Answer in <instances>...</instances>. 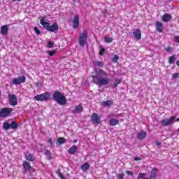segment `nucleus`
<instances>
[{
  "instance_id": "nucleus-1",
  "label": "nucleus",
  "mask_w": 179,
  "mask_h": 179,
  "mask_svg": "<svg viewBox=\"0 0 179 179\" xmlns=\"http://www.w3.org/2000/svg\"><path fill=\"white\" fill-rule=\"evenodd\" d=\"M94 76H92V80L98 86H107L110 83L108 73L101 69H94Z\"/></svg>"
},
{
  "instance_id": "nucleus-2",
  "label": "nucleus",
  "mask_w": 179,
  "mask_h": 179,
  "mask_svg": "<svg viewBox=\"0 0 179 179\" xmlns=\"http://www.w3.org/2000/svg\"><path fill=\"white\" fill-rule=\"evenodd\" d=\"M52 99L60 106H65L67 103L66 97H65V95L59 91H55L53 93Z\"/></svg>"
},
{
  "instance_id": "nucleus-3",
  "label": "nucleus",
  "mask_w": 179,
  "mask_h": 179,
  "mask_svg": "<svg viewBox=\"0 0 179 179\" xmlns=\"http://www.w3.org/2000/svg\"><path fill=\"white\" fill-rule=\"evenodd\" d=\"M50 97H51V94H50V92H45L39 95L35 96L34 100H36V101H48V100H50Z\"/></svg>"
},
{
  "instance_id": "nucleus-4",
  "label": "nucleus",
  "mask_w": 179,
  "mask_h": 179,
  "mask_svg": "<svg viewBox=\"0 0 179 179\" xmlns=\"http://www.w3.org/2000/svg\"><path fill=\"white\" fill-rule=\"evenodd\" d=\"M12 111H13V108H3L0 109V118H6V117H9V115L12 114Z\"/></svg>"
},
{
  "instance_id": "nucleus-5",
  "label": "nucleus",
  "mask_w": 179,
  "mask_h": 179,
  "mask_svg": "<svg viewBox=\"0 0 179 179\" xmlns=\"http://www.w3.org/2000/svg\"><path fill=\"white\" fill-rule=\"evenodd\" d=\"M78 43L81 47H85L87 43V33L84 31L78 38Z\"/></svg>"
},
{
  "instance_id": "nucleus-6",
  "label": "nucleus",
  "mask_w": 179,
  "mask_h": 179,
  "mask_svg": "<svg viewBox=\"0 0 179 179\" xmlns=\"http://www.w3.org/2000/svg\"><path fill=\"white\" fill-rule=\"evenodd\" d=\"M8 97L10 106H12L13 107H15V106H17V97L16 96V95L9 94L8 95Z\"/></svg>"
},
{
  "instance_id": "nucleus-7",
  "label": "nucleus",
  "mask_w": 179,
  "mask_h": 179,
  "mask_svg": "<svg viewBox=\"0 0 179 179\" xmlns=\"http://www.w3.org/2000/svg\"><path fill=\"white\" fill-rule=\"evenodd\" d=\"M176 120V116H172L170 118H166L161 121V123L164 127H169V125H171V124L174 123V120Z\"/></svg>"
},
{
  "instance_id": "nucleus-8",
  "label": "nucleus",
  "mask_w": 179,
  "mask_h": 179,
  "mask_svg": "<svg viewBox=\"0 0 179 179\" xmlns=\"http://www.w3.org/2000/svg\"><path fill=\"white\" fill-rule=\"evenodd\" d=\"M91 121L92 122H93V124H96V125H100V124H101L100 116H99L97 113H92L91 117Z\"/></svg>"
},
{
  "instance_id": "nucleus-9",
  "label": "nucleus",
  "mask_w": 179,
  "mask_h": 179,
  "mask_svg": "<svg viewBox=\"0 0 179 179\" xmlns=\"http://www.w3.org/2000/svg\"><path fill=\"white\" fill-rule=\"evenodd\" d=\"M26 82V76H22V77L14 78L13 83L14 85H20V83H24Z\"/></svg>"
},
{
  "instance_id": "nucleus-10",
  "label": "nucleus",
  "mask_w": 179,
  "mask_h": 179,
  "mask_svg": "<svg viewBox=\"0 0 179 179\" xmlns=\"http://www.w3.org/2000/svg\"><path fill=\"white\" fill-rule=\"evenodd\" d=\"M58 24H57V22H55L52 24V25H49V27L47 29V31L54 33V31H58Z\"/></svg>"
},
{
  "instance_id": "nucleus-11",
  "label": "nucleus",
  "mask_w": 179,
  "mask_h": 179,
  "mask_svg": "<svg viewBox=\"0 0 179 179\" xmlns=\"http://www.w3.org/2000/svg\"><path fill=\"white\" fill-rule=\"evenodd\" d=\"M0 33L2 34V36H6V34L9 33V28L8 27L7 24L1 26Z\"/></svg>"
},
{
  "instance_id": "nucleus-12",
  "label": "nucleus",
  "mask_w": 179,
  "mask_h": 179,
  "mask_svg": "<svg viewBox=\"0 0 179 179\" xmlns=\"http://www.w3.org/2000/svg\"><path fill=\"white\" fill-rule=\"evenodd\" d=\"M133 36L137 40H141V38H142V32L141 31V29H136L135 31L133 32Z\"/></svg>"
},
{
  "instance_id": "nucleus-13",
  "label": "nucleus",
  "mask_w": 179,
  "mask_h": 179,
  "mask_svg": "<svg viewBox=\"0 0 179 179\" xmlns=\"http://www.w3.org/2000/svg\"><path fill=\"white\" fill-rule=\"evenodd\" d=\"M73 29H78L79 27V15H75L73 20Z\"/></svg>"
},
{
  "instance_id": "nucleus-14",
  "label": "nucleus",
  "mask_w": 179,
  "mask_h": 179,
  "mask_svg": "<svg viewBox=\"0 0 179 179\" xmlns=\"http://www.w3.org/2000/svg\"><path fill=\"white\" fill-rule=\"evenodd\" d=\"M156 30L159 31V33H163V23L157 21L155 24Z\"/></svg>"
},
{
  "instance_id": "nucleus-15",
  "label": "nucleus",
  "mask_w": 179,
  "mask_h": 179,
  "mask_svg": "<svg viewBox=\"0 0 179 179\" xmlns=\"http://www.w3.org/2000/svg\"><path fill=\"white\" fill-rule=\"evenodd\" d=\"M83 111L82 105H78L76 107L75 110H72V114H79Z\"/></svg>"
},
{
  "instance_id": "nucleus-16",
  "label": "nucleus",
  "mask_w": 179,
  "mask_h": 179,
  "mask_svg": "<svg viewBox=\"0 0 179 179\" xmlns=\"http://www.w3.org/2000/svg\"><path fill=\"white\" fill-rule=\"evenodd\" d=\"M148 136V134L145 131H141V132L138 133L137 138L140 141H142V139H145Z\"/></svg>"
},
{
  "instance_id": "nucleus-17",
  "label": "nucleus",
  "mask_w": 179,
  "mask_h": 179,
  "mask_svg": "<svg viewBox=\"0 0 179 179\" xmlns=\"http://www.w3.org/2000/svg\"><path fill=\"white\" fill-rule=\"evenodd\" d=\"M41 24H42V26H43L46 30L50 27V22H45V17H43L41 19Z\"/></svg>"
},
{
  "instance_id": "nucleus-18",
  "label": "nucleus",
  "mask_w": 179,
  "mask_h": 179,
  "mask_svg": "<svg viewBox=\"0 0 179 179\" xmlns=\"http://www.w3.org/2000/svg\"><path fill=\"white\" fill-rule=\"evenodd\" d=\"M23 167L25 173H27V171H30V170H31V165H30V164L26 161L23 163Z\"/></svg>"
},
{
  "instance_id": "nucleus-19",
  "label": "nucleus",
  "mask_w": 179,
  "mask_h": 179,
  "mask_svg": "<svg viewBox=\"0 0 179 179\" xmlns=\"http://www.w3.org/2000/svg\"><path fill=\"white\" fill-rule=\"evenodd\" d=\"M162 20L165 22H170V20H171V15L169 13H165L162 16Z\"/></svg>"
},
{
  "instance_id": "nucleus-20",
  "label": "nucleus",
  "mask_w": 179,
  "mask_h": 179,
  "mask_svg": "<svg viewBox=\"0 0 179 179\" xmlns=\"http://www.w3.org/2000/svg\"><path fill=\"white\" fill-rule=\"evenodd\" d=\"M76 152H78V146L76 145H73L72 147H71L68 151V152L70 155H75V153H76Z\"/></svg>"
},
{
  "instance_id": "nucleus-21",
  "label": "nucleus",
  "mask_w": 179,
  "mask_h": 179,
  "mask_svg": "<svg viewBox=\"0 0 179 179\" xmlns=\"http://www.w3.org/2000/svg\"><path fill=\"white\" fill-rule=\"evenodd\" d=\"M66 142V139L63 137H59L57 138V141L56 142V144L59 145H64Z\"/></svg>"
},
{
  "instance_id": "nucleus-22",
  "label": "nucleus",
  "mask_w": 179,
  "mask_h": 179,
  "mask_svg": "<svg viewBox=\"0 0 179 179\" xmlns=\"http://www.w3.org/2000/svg\"><path fill=\"white\" fill-rule=\"evenodd\" d=\"M157 173V169H156V168L152 169V170L151 171L150 178H148L156 179V173Z\"/></svg>"
},
{
  "instance_id": "nucleus-23",
  "label": "nucleus",
  "mask_w": 179,
  "mask_h": 179,
  "mask_svg": "<svg viewBox=\"0 0 179 179\" xmlns=\"http://www.w3.org/2000/svg\"><path fill=\"white\" fill-rule=\"evenodd\" d=\"M18 127L19 123H17V122L13 121L10 124V128H11V129H17Z\"/></svg>"
},
{
  "instance_id": "nucleus-24",
  "label": "nucleus",
  "mask_w": 179,
  "mask_h": 179,
  "mask_svg": "<svg viewBox=\"0 0 179 179\" xmlns=\"http://www.w3.org/2000/svg\"><path fill=\"white\" fill-rule=\"evenodd\" d=\"M94 66H98L99 68H103L104 66V62L100 61H95L93 62Z\"/></svg>"
},
{
  "instance_id": "nucleus-25",
  "label": "nucleus",
  "mask_w": 179,
  "mask_h": 179,
  "mask_svg": "<svg viewBox=\"0 0 179 179\" xmlns=\"http://www.w3.org/2000/svg\"><path fill=\"white\" fill-rule=\"evenodd\" d=\"M109 122H110V125H111V127H115V125H118V124H120V121L118 120H115V119L110 120Z\"/></svg>"
},
{
  "instance_id": "nucleus-26",
  "label": "nucleus",
  "mask_w": 179,
  "mask_h": 179,
  "mask_svg": "<svg viewBox=\"0 0 179 179\" xmlns=\"http://www.w3.org/2000/svg\"><path fill=\"white\" fill-rule=\"evenodd\" d=\"M25 159L28 162H34V158L33 157V155L28 153L25 155Z\"/></svg>"
},
{
  "instance_id": "nucleus-27",
  "label": "nucleus",
  "mask_w": 179,
  "mask_h": 179,
  "mask_svg": "<svg viewBox=\"0 0 179 179\" xmlns=\"http://www.w3.org/2000/svg\"><path fill=\"white\" fill-rule=\"evenodd\" d=\"M89 167H90V164H89V163H85L81 166V170H83V171H87Z\"/></svg>"
},
{
  "instance_id": "nucleus-28",
  "label": "nucleus",
  "mask_w": 179,
  "mask_h": 179,
  "mask_svg": "<svg viewBox=\"0 0 179 179\" xmlns=\"http://www.w3.org/2000/svg\"><path fill=\"white\" fill-rule=\"evenodd\" d=\"M103 106L104 107H110V106H113V101L111 100H107L103 102Z\"/></svg>"
},
{
  "instance_id": "nucleus-29",
  "label": "nucleus",
  "mask_w": 179,
  "mask_h": 179,
  "mask_svg": "<svg viewBox=\"0 0 179 179\" xmlns=\"http://www.w3.org/2000/svg\"><path fill=\"white\" fill-rule=\"evenodd\" d=\"M176 61H177V57H176V55H172L169 59V62L171 64H174V62H176Z\"/></svg>"
},
{
  "instance_id": "nucleus-30",
  "label": "nucleus",
  "mask_w": 179,
  "mask_h": 179,
  "mask_svg": "<svg viewBox=\"0 0 179 179\" xmlns=\"http://www.w3.org/2000/svg\"><path fill=\"white\" fill-rule=\"evenodd\" d=\"M3 128L6 131H8V129H10V124H9V122H5L3 123Z\"/></svg>"
},
{
  "instance_id": "nucleus-31",
  "label": "nucleus",
  "mask_w": 179,
  "mask_h": 179,
  "mask_svg": "<svg viewBox=\"0 0 179 179\" xmlns=\"http://www.w3.org/2000/svg\"><path fill=\"white\" fill-rule=\"evenodd\" d=\"M44 155L47 156L48 160H51V159H52V157L51 156V152L48 150H45Z\"/></svg>"
},
{
  "instance_id": "nucleus-32",
  "label": "nucleus",
  "mask_w": 179,
  "mask_h": 179,
  "mask_svg": "<svg viewBox=\"0 0 179 179\" xmlns=\"http://www.w3.org/2000/svg\"><path fill=\"white\" fill-rule=\"evenodd\" d=\"M106 52V49L103 45L99 46V55H103Z\"/></svg>"
},
{
  "instance_id": "nucleus-33",
  "label": "nucleus",
  "mask_w": 179,
  "mask_h": 179,
  "mask_svg": "<svg viewBox=\"0 0 179 179\" xmlns=\"http://www.w3.org/2000/svg\"><path fill=\"white\" fill-rule=\"evenodd\" d=\"M122 80L120 78H117L115 80L114 84H113V87H117L120 83H121Z\"/></svg>"
},
{
  "instance_id": "nucleus-34",
  "label": "nucleus",
  "mask_w": 179,
  "mask_h": 179,
  "mask_svg": "<svg viewBox=\"0 0 179 179\" xmlns=\"http://www.w3.org/2000/svg\"><path fill=\"white\" fill-rule=\"evenodd\" d=\"M48 143H50V148L52 149L55 145H54V142H52V139L48 138L47 141Z\"/></svg>"
},
{
  "instance_id": "nucleus-35",
  "label": "nucleus",
  "mask_w": 179,
  "mask_h": 179,
  "mask_svg": "<svg viewBox=\"0 0 179 179\" xmlns=\"http://www.w3.org/2000/svg\"><path fill=\"white\" fill-rule=\"evenodd\" d=\"M104 40H105L106 43H113V39L110 36H106L104 38Z\"/></svg>"
},
{
  "instance_id": "nucleus-36",
  "label": "nucleus",
  "mask_w": 179,
  "mask_h": 179,
  "mask_svg": "<svg viewBox=\"0 0 179 179\" xmlns=\"http://www.w3.org/2000/svg\"><path fill=\"white\" fill-rule=\"evenodd\" d=\"M118 59H120V57L117 55H115L113 58L112 59V62H115V63H117L118 62Z\"/></svg>"
},
{
  "instance_id": "nucleus-37",
  "label": "nucleus",
  "mask_w": 179,
  "mask_h": 179,
  "mask_svg": "<svg viewBox=\"0 0 179 179\" xmlns=\"http://www.w3.org/2000/svg\"><path fill=\"white\" fill-rule=\"evenodd\" d=\"M145 176H147L146 173H140L137 176V179L143 178V177H145Z\"/></svg>"
},
{
  "instance_id": "nucleus-38",
  "label": "nucleus",
  "mask_w": 179,
  "mask_h": 179,
  "mask_svg": "<svg viewBox=\"0 0 179 179\" xmlns=\"http://www.w3.org/2000/svg\"><path fill=\"white\" fill-rule=\"evenodd\" d=\"M48 52V55H50V57H54V55H55V54H57V51H55V50H50Z\"/></svg>"
},
{
  "instance_id": "nucleus-39",
  "label": "nucleus",
  "mask_w": 179,
  "mask_h": 179,
  "mask_svg": "<svg viewBox=\"0 0 179 179\" xmlns=\"http://www.w3.org/2000/svg\"><path fill=\"white\" fill-rule=\"evenodd\" d=\"M172 79H179V73H176L172 75Z\"/></svg>"
},
{
  "instance_id": "nucleus-40",
  "label": "nucleus",
  "mask_w": 179,
  "mask_h": 179,
  "mask_svg": "<svg viewBox=\"0 0 179 179\" xmlns=\"http://www.w3.org/2000/svg\"><path fill=\"white\" fill-rule=\"evenodd\" d=\"M34 31L38 36H40V34H41V31H40V29H38L37 27H34Z\"/></svg>"
},
{
  "instance_id": "nucleus-41",
  "label": "nucleus",
  "mask_w": 179,
  "mask_h": 179,
  "mask_svg": "<svg viewBox=\"0 0 179 179\" xmlns=\"http://www.w3.org/2000/svg\"><path fill=\"white\" fill-rule=\"evenodd\" d=\"M48 47L49 48H54V42H52V41H49V42L48 43Z\"/></svg>"
},
{
  "instance_id": "nucleus-42",
  "label": "nucleus",
  "mask_w": 179,
  "mask_h": 179,
  "mask_svg": "<svg viewBox=\"0 0 179 179\" xmlns=\"http://www.w3.org/2000/svg\"><path fill=\"white\" fill-rule=\"evenodd\" d=\"M57 176L59 177L60 179H66V178H65V176H64V175H62V173L61 172L57 173Z\"/></svg>"
},
{
  "instance_id": "nucleus-43",
  "label": "nucleus",
  "mask_w": 179,
  "mask_h": 179,
  "mask_svg": "<svg viewBox=\"0 0 179 179\" xmlns=\"http://www.w3.org/2000/svg\"><path fill=\"white\" fill-rule=\"evenodd\" d=\"M124 176L125 175L124 174V173H122L120 175L118 176L117 179H124Z\"/></svg>"
},
{
  "instance_id": "nucleus-44",
  "label": "nucleus",
  "mask_w": 179,
  "mask_h": 179,
  "mask_svg": "<svg viewBox=\"0 0 179 179\" xmlns=\"http://www.w3.org/2000/svg\"><path fill=\"white\" fill-rule=\"evenodd\" d=\"M102 13L103 15H105V17H107V15H107L108 13V12L107 11L106 9H105V10H102Z\"/></svg>"
},
{
  "instance_id": "nucleus-45",
  "label": "nucleus",
  "mask_w": 179,
  "mask_h": 179,
  "mask_svg": "<svg viewBox=\"0 0 179 179\" xmlns=\"http://www.w3.org/2000/svg\"><path fill=\"white\" fill-rule=\"evenodd\" d=\"M175 41H176V43H179V36H175Z\"/></svg>"
},
{
  "instance_id": "nucleus-46",
  "label": "nucleus",
  "mask_w": 179,
  "mask_h": 179,
  "mask_svg": "<svg viewBox=\"0 0 179 179\" xmlns=\"http://www.w3.org/2000/svg\"><path fill=\"white\" fill-rule=\"evenodd\" d=\"M126 173L128 176H132L133 173L130 171H126Z\"/></svg>"
},
{
  "instance_id": "nucleus-47",
  "label": "nucleus",
  "mask_w": 179,
  "mask_h": 179,
  "mask_svg": "<svg viewBox=\"0 0 179 179\" xmlns=\"http://www.w3.org/2000/svg\"><path fill=\"white\" fill-rule=\"evenodd\" d=\"M134 160H135L136 162H139V160H141V158H139V157H134Z\"/></svg>"
},
{
  "instance_id": "nucleus-48",
  "label": "nucleus",
  "mask_w": 179,
  "mask_h": 179,
  "mask_svg": "<svg viewBox=\"0 0 179 179\" xmlns=\"http://www.w3.org/2000/svg\"><path fill=\"white\" fill-rule=\"evenodd\" d=\"M166 51H167L168 52H169V51H171V48L168 47V48L166 49Z\"/></svg>"
},
{
  "instance_id": "nucleus-49",
  "label": "nucleus",
  "mask_w": 179,
  "mask_h": 179,
  "mask_svg": "<svg viewBox=\"0 0 179 179\" xmlns=\"http://www.w3.org/2000/svg\"><path fill=\"white\" fill-rule=\"evenodd\" d=\"M176 65H178V66H179V60H178V61L176 62Z\"/></svg>"
},
{
  "instance_id": "nucleus-50",
  "label": "nucleus",
  "mask_w": 179,
  "mask_h": 179,
  "mask_svg": "<svg viewBox=\"0 0 179 179\" xmlns=\"http://www.w3.org/2000/svg\"><path fill=\"white\" fill-rule=\"evenodd\" d=\"M176 121H178V122H179V117L178 119H176Z\"/></svg>"
},
{
  "instance_id": "nucleus-51",
  "label": "nucleus",
  "mask_w": 179,
  "mask_h": 179,
  "mask_svg": "<svg viewBox=\"0 0 179 179\" xmlns=\"http://www.w3.org/2000/svg\"><path fill=\"white\" fill-rule=\"evenodd\" d=\"M160 145V143H157V145L159 146Z\"/></svg>"
},
{
  "instance_id": "nucleus-52",
  "label": "nucleus",
  "mask_w": 179,
  "mask_h": 179,
  "mask_svg": "<svg viewBox=\"0 0 179 179\" xmlns=\"http://www.w3.org/2000/svg\"><path fill=\"white\" fill-rule=\"evenodd\" d=\"M13 1H22V0H13Z\"/></svg>"
},
{
  "instance_id": "nucleus-53",
  "label": "nucleus",
  "mask_w": 179,
  "mask_h": 179,
  "mask_svg": "<svg viewBox=\"0 0 179 179\" xmlns=\"http://www.w3.org/2000/svg\"><path fill=\"white\" fill-rule=\"evenodd\" d=\"M0 99H1V90H0Z\"/></svg>"
},
{
  "instance_id": "nucleus-54",
  "label": "nucleus",
  "mask_w": 179,
  "mask_h": 179,
  "mask_svg": "<svg viewBox=\"0 0 179 179\" xmlns=\"http://www.w3.org/2000/svg\"><path fill=\"white\" fill-rule=\"evenodd\" d=\"M74 142H75V143H76V140Z\"/></svg>"
}]
</instances>
